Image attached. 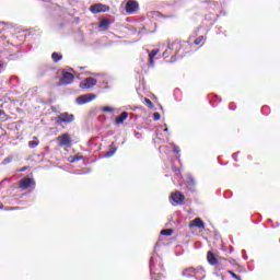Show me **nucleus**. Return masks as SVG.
I'll list each match as a JSON object with an SVG mask.
<instances>
[{"label": "nucleus", "mask_w": 280, "mask_h": 280, "mask_svg": "<svg viewBox=\"0 0 280 280\" xmlns=\"http://www.w3.org/2000/svg\"><path fill=\"white\" fill-rule=\"evenodd\" d=\"M185 45H187V42L180 43L178 39H175L172 43H168L167 45V49L163 52V58H170V55L172 54V51H175V56H178V51H180V49H183L185 47Z\"/></svg>", "instance_id": "f257e3e1"}, {"label": "nucleus", "mask_w": 280, "mask_h": 280, "mask_svg": "<svg viewBox=\"0 0 280 280\" xmlns=\"http://www.w3.org/2000/svg\"><path fill=\"white\" fill-rule=\"evenodd\" d=\"M75 121V116L73 114H69V112L61 113L56 117V124L60 126L61 124H71Z\"/></svg>", "instance_id": "f03ea898"}, {"label": "nucleus", "mask_w": 280, "mask_h": 280, "mask_svg": "<svg viewBox=\"0 0 280 280\" xmlns=\"http://www.w3.org/2000/svg\"><path fill=\"white\" fill-rule=\"evenodd\" d=\"M57 142L60 148H71V145H73V140L69 133L58 136Z\"/></svg>", "instance_id": "7ed1b4c3"}, {"label": "nucleus", "mask_w": 280, "mask_h": 280, "mask_svg": "<svg viewBox=\"0 0 280 280\" xmlns=\"http://www.w3.org/2000/svg\"><path fill=\"white\" fill-rule=\"evenodd\" d=\"M170 199L172 200L171 205H173V207L185 205V195L178 190L171 192Z\"/></svg>", "instance_id": "20e7f679"}, {"label": "nucleus", "mask_w": 280, "mask_h": 280, "mask_svg": "<svg viewBox=\"0 0 280 280\" xmlns=\"http://www.w3.org/2000/svg\"><path fill=\"white\" fill-rule=\"evenodd\" d=\"M19 187L22 190L30 189V187H33L34 189V187H36V182L32 177H25L19 182Z\"/></svg>", "instance_id": "39448f33"}, {"label": "nucleus", "mask_w": 280, "mask_h": 280, "mask_svg": "<svg viewBox=\"0 0 280 280\" xmlns=\"http://www.w3.org/2000/svg\"><path fill=\"white\" fill-rule=\"evenodd\" d=\"M73 80H75V75L71 72H62V77L59 80L60 86H67V84H73Z\"/></svg>", "instance_id": "423d86ee"}, {"label": "nucleus", "mask_w": 280, "mask_h": 280, "mask_svg": "<svg viewBox=\"0 0 280 280\" xmlns=\"http://www.w3.org/2000/svg\"><path fill=\"white\" fill-rule=\"evenodd\" d=\"M108 10H110V7L102 3L93 4L90 8V11L92 12V14H100V12H108Z\"/></svg>", "instance_id": "0eeeda50"}, {"label": "nucleus", "mask_w": 280, "mask_h": 280, "mask_svg": "<svg viewBox=\"0 0 280 280\" xmlns=\"http://www.w3.org/2000/svg\"><path fill=\"white\" fill-rule=\"evenodd\" d=\"M95 97H97L95 94H83L77 97V104H79V106H82L83 104H89V102H93Z\"/></svg>", "instance_id": "6e6552de"}, {"label": "nucleus", "mask_w": 280, "mask_h": 280, "mask_svg": "<svg viewBox=\"0 0 280 280\" xmlns=\"http://www.w3.org/2000/svg\"><path fill=\"white\" fill-rule=\"evenodd\" d=\"M125 10L127 14H135V12L139 10V2L135 0H129L125 5Z\"/></svg>", "instance_id": "1a4fd4ad"}, {"label": "nucleus", "mask_w": 280, "mask_h": 280, "mask_svg": "<svg viewBox=\"0 0 280 280\" xmlns=\"http://www.w3.org/2000/svg\"><path fill=\"white\" fill-rule=\"evenodd\" d=\"M189 229H205V221H202V219L200 218H196L192 221L189 222Z\"/></svg>", "instance_id": "9d476101"}, {"label": "nucleus", "mask_w": 280, "mask_h": 280, "mask_svg": "<svg viewBox=\"0 0 280 280\" xmlns=\"http://www.w3.org/2000/svg\"><path fill=\"white\" fill-rule=\"evenodd\" d=\"M207 261H208V264H210V266H214L215 264H218L220 261V258L215 257V254H213V252L209 250L207 253Z\"/></svg>", "instance_id": "9b49d317"}, {"label": "nucleus", "mask_w": 280, "mask_h": 280, "mask_svg": "<svg viewBox=\"0 0 280 280\" xmlns=\"http://www.w3.org/2000/svg\"><path fill=\"white\" fill-rule=\"evenodd\" d=\"M96 84H97V79L90 77L85 79L83 88L91 89V86H95Z\"/></svg>", "instance_id": "f8f14e48"}, {"label": "nucleus", "mask_w": 280, "mask_h": 280, "mask_svg": "<svg viewBox=\"0 0 280 280\" xmlns=\"http://www.w3.org/2000/svg\"><path fill=\"white\" fill-rule=\"evenodd\" d=\"M128 119V112H122L115 120L117 126H121Z\"/></svg>", "instance_id": "ddd939ff"}, {"label": "nucleus", "mask_w": 280, "mask_h": 280, "mask_svg": "<svg viewBox=\"0 0 280 280\" xmlns=\"http://www.w3.org/2000/svg\"><path fill=\"white\" fill-rule=\"evenodd\" d=\"M224 261H226V259L220 257L219 261L214 265L215 270H218V271L224 270V268H226V264Z\"/></svg>", "instance_id": "4468645a"}, {"label": "nucleus", "mask_w": 280, "mask_h": 280, "mask_svg": "<svg viewBox=\"0 0 280 280\" xmlns=\"http://www.w3.org/2000/svg\"><path fill=\"white\" fill-rule=\"evenodd\" d=\"M184 277H196V269L192 267L186 268L183 270Z\"/></svg>", "instance_id": "2eb2a0df"}, {"label": "nucleus", "mask_w": 280, "mask_h": 280, "mask_svg": "<svg viewBox=\"0 0 280 280\" xmlns=\"http://www.w3.org/2000/svg\"><path fill=\"white\" fill-rule=\"evenodd\" d=\"M98 27L101 28V30H108V27H110V20H108V19H103L101 22H100V24H98Z\"/></svg>", "instance_id": "dca6fc26"}, {"label": "nucleus", "mask_w": 280, "mask_h": 280, "mask_svg": "<svg viewBox=\"0 0 280 280\" xmlns=\"http://www.w3.org/2000/svg\"><path fill=\"white\" fill-rule=\"evenodd\" d=\"M159 49H152L151 52L149 54V62L150 65L154 63V58L156 57V54H159Z\"/></svg>", "instance_id": "f3484780"}, {"label": "nucleus", "mask_w": 280, "mask_h": 280, "mask_svg": "<svg viewBox=\"0 0 280 280\" xmlns=\"http://www.w3.org/2000/svg\"><path fill=\"white\" fill-rule=\"evenodd\" d=\"M161 235H165L166 237H170L174 235V230L173 229H164L161 231Z\"/></svg>", "instance_id": "a211bd4d"}, {"label": "nucleus", "mask_w": 280, "mask_h": 280, "mask_svg": "<svg viewBox=\"0 0 280 280\" xmlns=\"http://www.w3.org/2000/svg\"><path fill=\"white\" fill-rule=\"evenodd\" d=\"M51 58H52L54 62H60V59L62 58V55H60L58 52H52Z\"/></svg>", "instance_id": "6ab92c4d"}, {"label": "nucleus", "mask_w": 280, "mask_h": 280, "mask_svg": "<svg viewBox=\"0 0 280 280\" xmlns=\"http://www.w3.org/2000/svg\"><path fill=\"white\" fill-rule=\"evenodd\" d=\"M206 38H207V37H205V36L201 35V36L197 37V38L194 40V44H195V45H202V44L205 43Z\"/></svg>", "instance_id": "aec40b11"}, {"label": "nucleus", "mask_w": 280, "mask_h": 280, "mask_svg": "<svg viewBox=\"0 0 280 280\" xmlns=\"http://www.w3.org/2000/svg\"><path fill=\"white\" fill-rule=\"evenodd\" d=\"M115 152H117V148H114L107 152H105V158L106 159H110V156H114L115 155Z\"/></svg>", "instance_id": "412c9836"}, {"label": "nucleus", "mask_w": 280, "mask_h": 280, "mask_svg": "<svg viewBox=\"0 0 280 280\" xmlns=\"http://www.w3.org/2000/svg\"><path fill=\"white\" fill-rule=\"evenodd\" d=\"M37 145H40V142L38 140H32L28 142V148L34 149Z\"/></svg>", "instance_id": "4be33fe9"}, {"label": "nucleus", "mask_w": 280, "mask_h": 280, "mask_svg": "<svg viewBox=\"0 0 280 280\" xmlns=\"http://www.w3.org/2000/svg\"><path fill=\"white\" fill-rule=\"evenodd\" d=\"M150 270H151V275H154V270H156V266L154 265L153 257H151V259H150Z\"/></svg>", "instance_id": "5701e85b"}, {"label": "nucleus", "mask_w": 280, "mask_h": 280, "mask_svg": "<svg viewBox=\"0 0 280 280\" xmlns=\"http://www.w3.org/2000/svg\"><path fill=\"white\" fill-rule=\"evenodd\" d=\"M144 104L148 105V108H154V103L150 98H144Z\"/></svg>", "instance_id": "b1692460"}, {"label": "nucleus", "mask_w": 280, "mask_h": 280, "mask_svg": "<svg viewBox=\"0 0 280 280\" xmlns=\"http://www.w3.org/2000/svg\"><path fill=\"white\" fill-rule=\"evenodd\" d=\"M196 186V180L194 178H190L188 182H187V187H195Z\"/></svg>", "instance_id": "393cba45"}, {"label": "nucleus", "mask_w": 280, "mask_h": 280, "mask_svg": "<svg viewBox=\"0 0 280 280\" xmlns=\"http://www.w3.org/2000/svg\"><path fill=\"white\" fill-rule=\"evenodd\" d=\"M229 275H231V277H233V279L242 280V277H240L238 275H236L233 271H229Z\"/></svg>", "instance_id": "a878e982"}, {"label": "nucleus", "mask_w": 280, "mask_h": 280, "mask_svg": "<svg viewBox=\"0 0 280 280\" xmlns=\"http://www.w3.org/2000/svg\"><path fill=\"white\" fill-rule=\"evenodd\" d=\"M153 119H154V121H159V119H161V114H159L158 112H155V113L153 114Z\"/></svg>", "instance_id": "bb28decb"}, {"label": "nucleus", "mask_w": 280, "mask_h": 280, "mask_svg": "<svg viewBox=\"0 0 280 280\" xmlns=\"http://www.w3.org/2000/svg\"><path fill=\"white\" fill-rule=\"evenodd\" d=\"M8 163H12V158H5L3 160V165H8Z\"/></svg>", "instance_id": "cd10ccee"}, {"label": "nucleus", "mask_w": 280, "mask_h": 280, "mask_svg": "<svg viewBox=\"0 0 280 280\" xmlns=\"http://www.w3.org/2000/svg\"><path fill=\"white\" fill-rule=\"evenodd\" d=\"M103 112H104V113H113V108H110V107H104V108H103Z\"/></svg>", "instance_id": "c85d7f7f"}, {"label": "nucleus", "mask_w": 280, "mask_h": 280, "mask_svg": "<svg viewBox=\"0 0 280 280\" xmlns=\"http://www.w3.org/2000/svg\"><path fill=\"white\" fill-rule=\"evenodd\" d=\"M173 152H174L175 154H178V152H180V148H179V147H174V148H173Z\"/></svg>", "instance_id": "c756f323"}, {"label": "nucleus", "mask_w": 280, "mask_h": 280, "mask_svg": "<svg viewBox=\"0 0 280 280\" xmlns=\"http://www.w3.org/2000/svg\"><path fill=\"white\" fill-rule=\"evenodd\" d=\"M27 170V166H24L22 168L19 170V172H25Z\"/></svg>", "instance_id": "7c9ffc66"}, {"label": "nucleus", "mask_w": 280, "mask_h": 280, "mask_svg": "<svg viewBox=\"0 0 280 280\" xmlns=\"http://www.w3.org/2000/svg\"><path fill=\"white\" fill-rule=\"evenodd\" d=\"M1 115H5V110L0 109V116H1Z\"/></svg>", "instance_id": "2f4dec72"}, {"label": "nucleus", "mask_w": 280, "mask_h": 280, "mask_svg": "<svg viewBox=\"0 0 280 280\" xmlns=\"http://www.w3.org/2000/svg\"><path fill=\"white\" fill-rule=\"evenodd\" d=\"M173 172H178V168H176V167H173Z\"/></svg>", "instance_id": "473e14b6"}, {"label": "nucleus", "mask_w": 280, "mask_h": 280, "mask_svg": "<svg viewBox=\"0 0 280 280\" xmlns=\"http://www.w3.org/2000/svg\"><path fill=\"white\" fill-rule=\"evenodd\" d=\"M168 130H170V129L165 128V129H164V132H168Z\"/></svg>", "instance_id": "72a5a7b5"}, {"label": "nucleus", "mask_w": 280, "mask_h": 280, "mask_svg": "<svg viewBox=\"0 0 280 280\" xmlns=\"http://www.w3.org/2000/svg\"><path fill=\"white\" fill-rule=\"evenodd\" d=\"M74 159H77V161H80V158H74Z\"/></svg>", "instance_id": "f704fd0d"}, {"label": "nucleus", "mask_w": 280, "mask_h": 280, "mask_svg": "<svg viewBox=\"0 0 280 280\" xmlns=\"http://www.w3.org/2000/svg\"><path fill=\"white\" fill-rule=\"evenodd\" d=\"M0 209H3V205L0 206Z\"/></svg>", "instance_id": "c9c22d12"}, {"label": "nucleus", "mask_w": 280, "mask_h": 280, "mask_svg": "<svg viewBox=\"0 0 280 280\" xmlns=\"http://www.w3.org/2000/svg\"><path fill=\"white\" fill-rule=\"evenodd\" d=\"M3 67V65L0 63V69Z\"/></svg>", "instance_id": "e433bc0d"}]
</instances>
